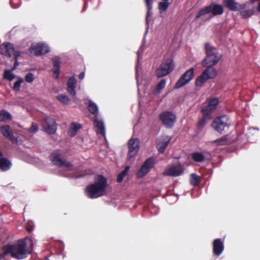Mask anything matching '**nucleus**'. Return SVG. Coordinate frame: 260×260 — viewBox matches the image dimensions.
<instances>
[{
  "mask_svg": "<svg viewBox=\"0 0 260 260\" xmlns=\"http://www.w3.org/2000/svg\"><path fill=\"white\" fill-rule=\"evenodd\" d=\"M33 249V243L29 238L19 240L16 242L5 246L4 248V253L10 254L11 257L21 260L26 258Z\"/></svg>",
  "mask_w": 260,
  "mask_h": 260,
  "instance_id": "f257e3e1",
  "label": "nucleus"
},
{
  "mask_svg": "<svg viewBox=\"0 0 260 260\" xmlns=\"http://www.w3.org/2000/svg\"><path fill=\"white\" fill-rule=\"evenodd\" d=\"M107 181L102 175H98L95 177L94 182L86 187L85 192L87 196L91 199H96L106 194Z\"/></svg>",
  "mask_w": 260,
  "mask_h": 260,
  "instance_id": "f03ea898",
  "label": "nucleus"
},
{
  "mask_svg": "<svg viewBox=\"0 0 260 260\" xmlns=\"http://www.w3.org/2000/svg\"><path fill=\"white\" fill-rule=\"evenodd\" d=\"M203 67L206 69L196 80V85L198 87H202L207 80L214 79L217 75V72L213 67Z\"/></svg>",
  "mask_w": 260,
  "mask_h": 260,
  "instance_id": "7ed1b4c3",
  "label": "nucleus"
},
{
  "mask_svg": "<svg viewBox=\"0 0 260 260\" xmlns=\"http://www.w3.org/2000/svg\"><path fill=\"white\" fill-rule=\"evenodd\" d=\"M210 13L213 16L221 15L223 13V7L213 3L201 9L196 15V19H198L201 17Z\"/></svg>",
  "mask_w": 260,
  "mask_h": 260,
  "instance_id": "20e7f679",
  "label": "nucleus"
},
{
  "mask_svg": "<svg viewBox=\"0 0 260 260\" xmlns=\"http://www.w3.org/2000/svg\"><path fill=\"white\" fill-rule=\"evenodd\" d=\"M230 125L229 117L226 115H222L214 119L212 126L215 131L221 134L225 128H229Z\"/></svg>",
  "mask_w": 260,
  "mask_h": 260,
  "instance_id": "39448f33",
  "label": "nucleus"
},
{
  "mask_svg": "<svg viewBox=\"0 0 260 260\" xmlns=\"http://www.w3.org/2000/svg\"><path fill=\"white\" fill-rule=\"evenodd\" d=\"M174 69V63L171 58H168L163 61L156 71L157 77L165 76L172 72Z\"/></svg>",
  "mask_w": 260,
  "mask_h": 260,
  "instance_id": "423d86ee",
  "label": "nucleus"
},
{
  "mask_svg": "<svg viewBox=\"0 0 260 260\" xmlns=\"http://www.w3.org/2000/svg\"><path fill=\"white\" fill-rule=\"evenodd\" d=\"M50 157L51 161L61 168L64 172L72 171L74 170L73 166L70 162H67L59 154L52 153Z\"/></svg>",
  "mask_w": 260,
  "mask_h": 260,
  "instance_id": "0eeeda50",
  "label": "nucleus"
},
{
  "mask_svg": "<svg viewBox=\"0 0 260 260\" xmlns=\"http://www.w3.org/2000/svg\"><path fill=\"white\" fill-rule=\"evenodd\" d=\"M140 149V141L137 138H132L128 142L127 158L133 159L137 154Z\"/></svg>",
  "mask_w": 260,
  "mask_h": 260,
  "instance_id": "6e6552de",
  "label": "nucleus"
},
{
  "mask_svg": "<svg viewBox=\"0 0 260 260\" xmlns=\"http://www.w3.org/2000/svg\"><path fill=\"white\" fill-rule=\"evenodd\" d=\"M159 118L162 123L168 128H171L174 124L176 117L171 112L166 111L159 115Z\"/></svg>",
  "mask_w": 260,
  "mask_h": 260,
  "instance_id": "1a4fd4ad",
  "label": "nucleus"
},
{
  "mask_svg": "<svg viewBox=\"0 0 260 260\" xmlns=\"http://www.w3.org/2000/svg\"><path fill=\"white\" fill-rule=\"evenodd\" d=\"M194 68L187 70L176 82L175 88H180L188 83L194 77Z\"/></svg>",
  "mask_w": 260,
  "mask_h": 260,
  "instance_id": "9d476101",
  "label": "nucleus"
},
{
  "mask_svg": "<svg viewBox=\"0 0 260 260\" xmlns=\"http://www.w3.org/2000/svg\"><path fill=\"white\" fill-rule=\"evenodd\" d=\"M50 48L45 43H38L36 45H31L29 49V52L31 55H40L42 54L48 53Z\"/></svg>",
  "mask_w": 260,
  "mask_h": 260,
  "instance_id": "9b49d317",
  "label": "nucleus"
},
{
  "mask_svg": "<svg viewBox=\"0 0 260 260\" xmlns=\"http://www.w3.org/2000/svg\"><path fill=\"white\" fill-rule=\"evenodd\" d=\"M184 167L180 164L171 165L168 167L163 173L164 176L176 177L181 175L184 172Z\"/></svg>",
  "mask_w": 260,
  "mask_h": 260,
  "instance_id": "f8f14e48",
  "label": "nucleus"
},
{
  "mask_svg": "<svg viewBox=\"0 0 260 260\" xmlns=\"http://www.w3.org/2000/svg\"><path fill=\"white\" fill-rule=\"evenodd\" d=\"M155 164L154 159L151 157L147 158L137 172V176L142 178L147 174Z\"/></svg>",
  "mask_w": 260,
  "mask_h": 260,
  "instance_id": "ddd939ff",
  "label": "nucleus"
},
{
  "mask_svg": "<svg viewBox=\"0 0 260 260\" xmlns=\"http://www.w3.org/2000/svg\"><path fill=\"white\" fill-rule=\"evenodd\" d=\"M43 129L48 134H53L55 133L57 127L55 121L50 117H47L45 121L42 123Z\"/></svg>",
  "mask_w": 260,
  "mask_h": 260,
  "instance_id": "4468645a",
  "label": "nucleus"
},
{
  "mask_svg": "<svg viewBox=\"0 0 260 260\" xmlns=\"http://www.w3.org/2000/svg\"><path fill=\"white\" fill-rule=\"evenodd\" d=\"M219 103L217 98H213L209 100L208 105L204 107L202 110V114L204 116H210L211 114L215 110Z\"/></svg>",
  "mask_w": 260,
  "mask_h": 260,
  "instance_id": "2eb2a0df",
  "label": "nucleus"
},
{
  "mask_svg": "<svg viewBox=\"0 0 260 260\" xmlns=\"http://www.w3.org/2000/svg\"><path fill=\"white\" fill-rule=\"evenodd\" d=\"M255 0H251V2H247L242 5H246L245 9L240 10V15L243 18L250 17L254 14L255 9L253 4L255 3Z\"/></svg>",
  "mask_w": 260,
  "mask_h": 260,
  "instance_id": "dca6fc26",
  "label": "nucleus"
},
{
  "mask_svg": "<svg viewBox=\"0 0 260 260\" xmlns=\"http://www.w3.org/2000/svg\"><path fill=\"white\" fill-rule=\"evenodd\" d=\"M224 249L223 240L221 239H216L213 243V251L215 255L219 256Z\"/></svg>",
  "mask_w": 260,
  "mask_h": 260,
  "instance_id": "f3484780",
  "label": "nucleus"
},
{
  "mask_svg": "<svg viewBox=\"0 0 260 260\" xmlns=\"http://www.w3.org/2000/svg\"><path fill=\"white\" fill-rule=\"evenodd\" d=\"M171 137L168 136H163L158 139L157 143V147L160 153L164 152L166 148L171 141Z\"/></svg>",
  "mask_w": 260,
  "mask_h": 260,
  "instance_id": "a211bd4d",
  "label": "nucleus"
},
{
  "mask_svg": "<svg viewBox=\"0 0 260 260\" xmlns=\"http://www.w3.org/2000/svg\"><path fill=\"white\" fill-rule=\"evenodd\" d=\"M223 4L229 9L232 11H240L245 9L246 5H242L237 3L234 0H223Z\"/></svg>",
  "mask_w": 260,
  "mask_h": 260,
  "instance_id": "6ab92c4d",
  "label": "nucleus"
},
{
  "mask_svg": "<svg viewBox=\"0 0 260 260\" xmlns=\"http://www.w3.org/2000/svg\"><path fill=\"white\" fill-rule=\"evenodd\" d=\"M0 50L2 54L10 57L14 51L13 45L10 43H4L0 46Z\"/></svg>",
  "mask_w": 260,
  "mask_h": 260,
  "instance_id": "aec40b11",
  "label": "nucleus"
},
{
  "mask_svg": "<svg viewBox=\"0 0 260 260\" xmlns=\"http://www.w3.org/2000/svg\"><path fill=\"white\" fill-rule=\"evenodd\" d=\"M205 50L207 60L210 59L211 56H221V55L217 52L216 48L209 43L205 44Z\"/></svg>",
  "mask_w": 260,
  "mask_h": 260,
  "instance_id": "412c9836",
  "label": "nucleus"
},
{
  "mask_svg": "<svg viewBox=\"0 0 260 260\" xmlns=\"http://www.w3.org/2000/svg\"><path fill=\"white\" fill-rule=\"evenodd\" d=\"M77 81L74 76L69 78L67 82V90L69 93L73 96L76 95L75 88L76 86Z\"/></svg>",
  "mask_w": 260,
  "mask_h": 260,
  "instance_id": "4be33fe9",
  "label": "nucleus"
},
{
  "mask_svg": "<svg viewBox=\"0 0 260 260\" xmlns=\"http://www.w3.org/2000/svg\"><path fill=\"white\" fill-rule=\"evenodd\" d=\"M11 166V162L8 159L3 157V154L0 150V169L2 171H7Z\"/></svg>",
  "mask_w": 260,
  "mask_h": 260,
  "instance_id": "5701e85b",
  "label": "nucleus"
},
{
  "mask_svg": "<svg viewBox=\"0 0 260 260\" xmlns=\"http://www.w3.org/2000/svg\"><path fill=\"white\" fill-rule=\"evenodd\" d=\"M222 56H211L210 59L207 60L206 57L203 60L202 64L203 66L214 67L221 58Z\"/></svg>",
  "mask_w": 260,
  "mask_h": 260,
  "instance_id": "b1692460",
  "label": "nucleus"
},
{
  "mask_svg": "<svg viewBox=\"0 0 260 260\" xmlns=\"http://www.w3.org/2000/svg\"><path fill=\"white\" fill-rule=\"evenodd\" d=\"M94 126L96 128V132L98 134H102L105 137L106 132L104 123L102 120H100L98 117L94 119Z\"/></svg>",
  "mask_w": 260,
  "mask_h": 260,
  "instance_id": "393cba45",
  "label": "nucleus"
},
{
  "mask_svg": "<svg viewBox=\"0 0 260 260\" xmlns=\"http://www.w3.org/2000/svg\"><path fill=\"white\" fill-rule=\"evenodd\" d=\"M52 61L53 62V66L54 68L53 70V76L54 78L57 79L60 73V58L58 56H55L52 58Z\"/></svg>",
  "mask_w": 260,
  "mask_h": 260,
  "instance_id": "a878e982",
  "label": "nucleus"
},
{
  "mask_svg": "<svg viewBox=\"0 0 260 260\" xmlns=\"http://www.w3.org/2000/svg\"><path fill=\"white\" fill-rule=\"evenodd\" d=\"M144 50V48H143V46H141L139 50L137 52V64L136 66V78L137 80V85H138V87L141 84V82L139 80V76H138V72H139V63L140 60L141 59H142L141 54L143 53Z\"/></svg>",
  "mask_w": 260,
  "mask_h": 260,
  "instance_id": "bb28decb",
  "label": "nucleus"
},
{
  "mask_svg": "<svg viewBox=\"0 0 260 260\" xmlns=\"http://www.w3.org/2000/svg\"><path fill=\"white\" fill-rule=\"evenodd\" d=\"M2 134L6 138L11 140H13L14 138L12 134V131L10 127L8 125H4L1 127Z\"/></svg>",
  "mask_w": 260,
  "mask_h": 260,
  "instance_id": "cd10ccee",
  "label": "nucleus"
},
{
  "mask_svg": "<svg viewBox=\"0 0 260 260\" xmlns=\"http://www.w3.org/2000/svg\"><path fill=\"white\" fill-rule=\"evenodd\" d=\"M88 109L91 114L94 115L95 118L97 117L99 112L98 106L95 103L92 101H89L88 103Z\"/></svg>",
  "mask_w": 260,
  "mask_h": 260,
  "instance_id": "c85d7f7f",
  "label": "nucleus"
},
{
  "mask_svg": "<svg viewBox=\"0 0 260 260\" xmlns=\"http://www.w3.org/2000/svg\"><path fill=\"white\" fill-rule=\"evenodd\" d=\"M81 128V125L80 124L73 123L71 124L70 130L69 131V135L72 137L75 136L78 131Z\"/></svg>",
  "mask_w": 260,
  "mask_h": 260,
  "instance_id": "c756f323",
  "label": "nucleus"
},
{
  "mask_svg": "<svg viewBox=\"0 0 260 260\" xmlns=\"http://www.w3.org/2000/svg\"><path fill=\"white\" fill-rule=\"evenodd\" d=\"M12 116L11 114L5 110H2L0 112V122L6 121L11 120Z\"/></svg>",
  "mask_w": 260,
  "mask_h": 260,
  "instance_id": "7c9ffc66",
  "label": "nucleus"
},
{
  "mask_svg": "<svg viewBox=\"0 0 260 260\" xmlns=\"http://www.w3.org/2000/svg\"><path fill=\"white\" fill-rule=\"evenodd\" d=\"M191 156L192 159L196 162H202L205 159L204 154L201 152H194Z\"/></svg>",
  "mask_w": 260,
  "mask_h": 260,
  "instance_id": "2f4dec72",
  "label": "nucleus"
},
{
  "mask_svg": "<svg viewBox=\"0 0 260 260\" xmlns=\"http://www.w3.org/2000/svg\"><path fill=\"white\" fill-rule=\"evenodd\" d=\"M166 84V81L165 79H161V81L158 83L156 87L154 89L155 93H158L160 91L164 88Z\"/></svg>",
  "mask_w": 260,
  "mask_h": 260,
  "instance_id": "473e14b6",
  "label": "nucleus"
},
{
  "mask_svg": "<svg viewBox=\"0 0 260 260\" xmlns=\"http://www.w3.org/2000/svg\"><path fill=\"white\" fill-rule=\"evenodd\" d=\"M211 119L210 116H204L202 118L198 123V128L201 129L206 124L207 122Z\"/></svg>",
  "mask_w": 260,
  "mask_h": 260,
  "instance_id": "72a5a7b5",
  "label": "nucleus"
},
{
  "mask_svg": "<svg viewBox=\"0 0 260 260\" xmlns=\"http://www.w3.org/2000/svg\"><path fill=\"white\" fill-rule=\"evenodd\" d=\"M169 3L168 2H161L158 4V9L159 12L162 13L166 11L169 6Z\"/></svg>",
  "mask_w": 260,
  "mask_h": 260,
  "instance_id": "f704fd0d",
  "label": "nucleus"
},
{
  "mask_svg": "<svg viewBox=\"0 0 260 260\" xmlns=\"http://www.w3.org/2000/svg\"><path fill=\"white\" fill-rule=\"evenodd\" d=\"M130 167L129 166H126L123 171H122L117 176V182H121L123 178L127 175V172L129 171Z\"/></svg>",
  "mask_w": 260,
  "mask_h": 260,
  "instance_id": "c9c22d12",
  "label": "nucleus"
},
{
  "mask_svg": "<svg viewBox=\"0 0 260 260\" xmlns=\"http://www.w3.org/2000/svg\"><path fill=\"white\" fill-rule=\"evenodd\" d=\"M147 9V17H146V21H148V18L149 16L151 15V10L152 9V5L153 3V2L151 0H144Z\"/></svg>",
  "mask_w": 260,
  "mask_h": 260,
  "instance_id": "e433bc0d",
  "label": "nucleus"
},
{
  "mask_svg": "<svg viewBox=\"0 0 260 260\" xmlns=\"http://www.w3.org/2000/svg\"><path fill=\"white\" fill-rule=\"evenodd\" d=\"M57 99L59 102L65 105L68 104L70 101V99L69 98V97L64 94L58 95L57 96Z\"/></svg>",
  "mask_w": 260,
  "mask_h": 260,
  "instance_id": "4c0bfd02",
  "label": "nucleus"
},
{
  "mask_svg": "<svg viewBox=\"0 0 260 260\" xmlns=\"http://www.w3.org/2000/svg\"><path fill=\"white\" fill-rule=\"evenodd\" d=\"M200 181V177L196 174H192L190 178V183L195 186L198 184Z\"/></svg>",
  "mask_w": 260,
  "mask_h": 260,
  "instance_id": "58836bf2",
  "label": "nucleus"
},
{
  "mask_svg": "<svg viewBox=\"0 0 260 260\" xmlns=\"http://www.w3.org/2000/svg\"><path fill=\"white\" fill-rule=\"evenodd\" d=\"M15 77V76L13 74L12 72L10 70H6L4 73V78L9 81H12Z\"/></svg>",
  "mask_w": 260,
  "mask_h": 260,
  "instance_id": "ea45409f",
  "label": "nucleus"
},
{
  "mask_svg": "<svg viewBox=\"0 0 260 260\" xmlns=\"http://www.w3.org/2000/svg\"><path fill=\"white\" fill-rule=\"evenodd\" d=\"M214 143H217L218 145H224L228 143V139L224 137L219 139L216 140L213 142Z\"/></svg>",
  "mask_w": 260,
  "mask_h": 260,
  "instance_id": "a19ab883",
  "label": "nucleus"
},
{
  "mask_svg": "<svg viewBox=\"0 0 260 260\" xmlns=\"http://www.w3.org/2000/svg\"><path fill=\"white\" fill-rule=\"evenodd\" d=\"M38 125L35 123L31 124V127L28 129V132L31 133H35L38 131Z\"/></svg>",
  "mask_w": 260,
  "mask_h": 260,
  "instance_id": "79ce46f5",
  "label": "nucleus"
},
{
  "mask_svg": "<svg viewBox=\"0 0 260 260\" xmlns=\"http://www.w3.org/2000/svg\"><path fill=\"white\" fill-rule=\"evenodd\" d=\"M34 76L32 73H29L27 74L25 76V81L28 83H31L34 80Z\"/></svg>",
  "mask_w": 260,
  "mask_h": 260,
  "instance_id": "37998d69",
  "label": "nucleus"
},
{
  "mask_svg": "<svg viewBox=\"0 0 260 260\" xmlns=\"http://www.w3.org/2000/svg\"><path fill=\"white\" fill-rule=\"evenodd\" d=\"M23 79L20 78L15 83L13 87V88L15 90H19L21 84L23 82Z\"/></svg>",
  "mask_w": 260,
  "mask_h": 260,
  "instance_id": "c03bdc74",
  "label": "nucleus"
},
{
  "mask_svg": "<svg viewBox=\"0 0 260 260\" xmlns=\"http://www.w3.org/2000/svg\"><path fill=\"white\" fill-rule=\"evenodd\" d=\"M10 4L12 8H17L20 6L19 0H10Z\"/></svg>",
  "mask_w": 260,
  "mask_h": 260,
  "instance_id": "a18cd8bd",
  "label": "nucleus"
},
{
  "mask_svg": "<svg viewBox=\"0 0 260 260\" xmlns=\"http://www.w3.org/2000/svg\"><path fill=\"white\" fill-rule=\"evenodd\" d=\"M32 222L29 223V225L27 226L26 230L28 232H30L33 230V226L32 225Z\"/></svg>",
  "mask_w": 260,
  "mask_h": 260,
  "instance_id": "49530a36",
  "label": "nucleus"
},
{
  "mask_svg": "<svg viewBox=\"0 0 260 260\" xmlns=\"http://www.w3.org/2000/svg\"><path fill=\"white\" fill-rule=\"evenodd\" d=\"M13 54L14 55L15 59L18 60V57L20 55V52L18 51H14Z\"/></svg>",
  "mask_w": 260,
  "mask_h": 260,
  "instance_id": "de8ad7c7",
  "label": "nucleus"
},
{
  "mask_svg": "<svg viewBox=\"0 0 260 260\" xmlns=\"http://www.w3.org/2000/svg\"><path fill=\"white\" fill-rule=\"evenodd\" d=\"M85 77V73L84 72L81 73L80 74V75H79V78L80 79V80H82Z\"/></svg>",
  "mask_w": 260,
  "mask_h": 260,
  "instance_id": "09e8293b",
  "label": "nucleus"
},
{
  "mask_svg": "<svg viewBox=\"0 0 260 260\" xmlns=\"http://www.w3.org/2000/svg\"><path fill=\"white\" fill-rule=\"evenodd\" d=\"M18 66V62L17 60L15 59V62L13 70H14Z\"/></svg>",
  "mask_w": 260,
  "mask_h": 260,
  "instance_id": "8fccbe9b",
  "label": "nucleus"
},
{
  "mask_svg": "<svg viewBox=\"0 0 260 260\" xmlns=\"http://www.w3.org/2000/svg\"><path fill=\"white\" fill-rule=\"evenodd\" d=\"M62 175L66 176V177H71V176L69 174H68V173H64L63 174H62Z\"/></svg>",
  "mask_w": 260,
  "mask_h": 260,
  "instance_id": "3c124183",
  "label": "nucleus"
},
{
  "mask_svg": "<svg viewBox=\"0 0 260 260\" xmlns=\"http://www.w3.org/2000/svg\"><path fill=\"white\" fill-rule=\"evenodd\" d=\"M251 129H256L257 131H258V128H252L249 129V130H251Z\"/></svg>",
  "mask_w": 260,
  "mask_h": 260,
  "instance_id": "603ef678",
  "label": "nucleus"
},
{
  "mask_svg": "<svg viewBox=\"0 0 260 260\" xmlns=\"http://www.w3.org/2000/svg\"><path fill=\"white\" fill-rule=\"evenodd\" d=\"M86 4H85V6H84V10H85V9H86Z\"/></svg>",
  "mask_w": 260,
  "mask_h": 260,
  "instance_id": "864d4df0",
  "label": "nucleus"
},
{
  "mask_svg": "<svg viewBox=\"0 0 260 260\" xmlns=\"http://www.w3.org/2000/svg\"><path fill=\"white\" fill-rule=\"evenodd\" d=\"M45 260H49L48 258H46Z\"/></svg>",
  "mask_w": 260,
  "mask_h": 260,
  "instance_id": "5fc2aeb1",
  "label": "nucleus"
}]
</instances>
